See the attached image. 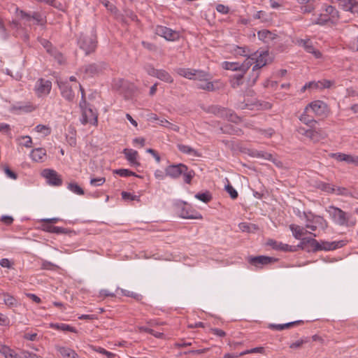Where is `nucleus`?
Masks as SVG:
<instances>
[{
    "label": "nucleus",
    "mask_w": 358,
    "mask_h": 358,
    "mask_svg": "<svg viewBox=\"0 0 358 358\" xmlns=\"http://www.w3.org/2000/svg\"><path fill=\"white\" fill-rule=\"evenodd\" d=\"M326 210L333 221L340 226L352 227L356 224V219L351 213H346L338 207L329 206Z\"/></svg>",
    "instance_id": "obj_1"
},
{
    "label": "nucleus",
    "mask_w": 358,
    "mask_h": 358,
    "mask_svg": "<svg viewBox=\"0 0 358 358\" xmlns=\"http://www.w3.org/2000/svg\"><path fill=\"white\" fill-rule=\"evenodd\" d=\"M78 45L87 55L94 52L97 47V38L94 31L82 33L78 41Z\"/></svg>",
    "instance_id": "obj_2"
},
{
    "label": "nucleus",
    "mask_w": 358,
    "mask_h": 358,
    "mask_svg": "<svg viewBox=\"0 0 358 358\" xmlns=\"http://www.w3.org/2000/svg\"><path fill=\"white\" fill-rule=\"evenodd\" d=\"M87 101L85 97L84 99L81 97V100L80 101L79 106L82 110L83 113V121L82 123L83 124H86L87 123H90L93 125H96L98 122V117L97 113L91 108H87Z\"/></svg>",
    "instance_id": "obj_3"
},
{
    "label": "nucleus",
    "mask_w": 358,
    "mask_h": 358,
    "mask_svg": "<svg viewBox=\"0 0 358 358\" xmlns=\"http://www.w3.org/2000/svg\"><path fill=\"white\" fill-rule=\"evenodd\" d=\"M178 213L185 219H201V215L196 210L192 209L190 206H187L185 201H179L176 203Z\"/></svg>",
    "instance_id": "obj_4"
},
{
    "label": "nucleus",
    "mask_w": 358,
    "mask_h": 358,
    "mask_svg": "<svg viewBox=\"0 0 358 358\" xmlns=\"http://www.w3.org/2000/svg\"><path fill=\"white\" fill-rule=\"evenodd\" d=\"M345 43L349 48L358 51V30L356 27L348 29L345 33Z\"/></svg>",
    "instance_id": "obj_5"
},
{
    "label": "nucleus",
    "mask_w": 358,
    "mask_h": 358,
    "mask_svg": "<svg viewBox=\"0 0 358 358\" xmlns=\"http://www.w3.org/2000/svg\"><path fill=\"white\" fill-rule=\"evenodd\" d=\"M106 68V64L103 62L89 64L83 67L85 74L87 77H94L102 73Z\"/></svg>",
    "instance_id": "obj_6"
},
{
    "label": "nucleus",
    "mask_w": 358,
    "mask_h": 358,
    "mask_svg": "<svg viewBox=\"0 0 358 358\" xmlns=\"http://www.w3.org/2000/svg\"><path fill=\"white\" fill-rule=\"evenodd\" d=\"M49 185L53 186H60L62 185V178L57 172L53 169H45L41 173Z\"/></svg>",
    "instance_id": "obj_7"
},
{
    "label": "nucleus",
    "mask_w": 358,
    "mask_h": 358,
    "mask_svg": "<svg viewBox=\"0 0 358 358\" xmlns=\"http://www.w3.org/2000/svg\"><path fill=\"white\" fill-rule=\"evenodd\" d=\"M268 56V51H261L258 50L252 53V60H255V64L252 67V71H257L262 67L266 66L268 64V59L266 58Z\"/></svg>",
    "instance_id": "obj_8"
},
{
    "label": "nucleus",
    "mask_w": 358,
    "mask_h": 358,
    "mask_svg": "<svg viewBox=\"0 0 358 358\" xmlns=\"http://www.w3.org/2000/svg\"><path fill=\"white\" fill-rule=\"evenodd\" d=\"M155 34L171 41H176L179 38V34L177 31L162 25H157L156 27Z\"/></svg>",
    "instance_id": "obj_9"
},
{
    "label": "nucleus",
    "mask_w": 358,
    "mask_h": 358,
    "mask_svg": "<svg viewBox=\"0 0 358 358\" xmlns=\"http://www.w3.org/2000/svg\"><path fill=\"white\" fill-rule=\"evenodd\" d=\"M52 89V83L49 80L43 78H39L35 85V91L38 96L48 95Z\"/></svg>",
    "instance_id": "obj_10"
},
{
    "label": "nucleus",
    "mask_w": 358,
    "mask_h": 358,
    "mask_svg": "<svg viewBox=\"0 0 358 358\" xmlns=\"http://www.w3.org/2000/svg\"><path fill=\"white\" fill-rule=\"evenodd\" d=\"M187 170L188 167L185 164L180 163L168 166L165 169V173L166 176L172 178H178L184 171Z\"/></svg>",
    "instance_id": "obj_11"
},
{
    "label": "nucleus",
    "mask_w": 358,
    "mask_h": 358,
    "mask_svg": "<svg viewBox=\"0 0 358 358\" xmlns=\"http://www.w3.org/2000/svg\"><path fill=\"white\" fill-rule=\"evenodd\" d=\"M296 247L307 250L308 252L312 251L313 252H318V248H320L319 241L310 237L303 238Z\"/></svg>",
    "instance_id": "obj_12"
},
{
    "label": "nucleus",
    "mask_w": 358,
    "mask_h": 358,
    "mask_svg": "<svg viewBox=\"0 0 358 358\" xmlns=\"http://www.w3.org/2000/svg\"><path fill=\"white\" fill-rule=\"evenodd\" d=\"M120 82L121 83L120 86V93L124 95L125 99H131L137 91L136 87L133 83L124 80H121Z\"/></svg>",
    "instance_id": "obj_13"
},
{
    "label": "nucleus",
    "mask_w": 358,
    "mask_h": 358,
    "mask_svg": "<svg viewBox=\"0 0 358 358\" xmlns=\"http://www.w3.org/2000/svg\"><path fill=\"white\" fill-rule=\"evenodd\" d=\"M57 85L61 91L62 96L68 101H73L75 97L74 92L67 81L57 80Z\"/></svg>",
    "instance_id": "obj_14"
},
{
    "label": "nucleus",
    "mask_w": 358,
    "mask_h": 358,
    "mask_svg": "<svg viewBox=\"0 0 358 358\" xmlns=\"http://www.w3.org/2000/svg\"><path fill=\"white\" fill-rule=\"evenodd\" d=\"M296 44L302 46L307 52L313 54L315 58L318 59L322 57V53L318 50L315 49L309 38L296 39Z\"/></svg>",
    "instance_id": "obj_15"
},
{
    "label": "nucleus",
    "mask_w": 358,
    "mask_h": 358,
    "mask_svg": "<svg viewBox=\"0 0 358 358\" xmlns=\"http://www.w3.org/2000/svg\"><path fill=\"white\" fill-rule=\"evenodd\" d=\"M278 261V259L271 257L268 256H256L250 257L248 262L255 266H259V265H267Z\"/></svg>",
    "instance_id": "obj_16"
},
{
    "label": "nucleus",
    "mask_w": 358,
    "mask_h": 358,
    "mask_svg": "<svg viewBox=\"0 0 358 358\" xmlns=\"http://www.w3.org/2000/svg\"><path fill=\"white\" fill-rule=\"evenodd\" d=\"M345 245L344 241H321L319 242V248L318 251H330L334 250L338 248H341L343 246Z\"/></svg>",
    "instance_id": "obj_17"
},
{
    "label": "nucleus",
    "mask_w": 358,
    "mask_h": 358,
    "mask_svg": "<svg viewBox=\"0 0 358 358\" xmlns=\"http://www.w3.org/2000/svg\"><path fill=\"white\" fill-rule=\"evenodd\" d=\"M308 108H310L315 115H322L325 113L327 106L322 101L317 100L309 103L305 110H308Z\"/></svg>",
    "instance_id": "obj_18"
},
{
    "label": "nucleus",
    "mask_w": 358,
    "mask_h": 358,
    "mask_svg": "<svg viewBox=\"0 0 358 358\" xmlns=\"http://www.w3.org/2000/svg\"><path fill=\"white\" fill-rule=\"evenodd\" d=\"M339 5L345 11H350L353 14H358V2L356 0H338Z\"/></svg>",
    "instance_id": "obj_19"
},
{
    "label": "nucleus",
    "mask_w": 358,
    "mask_h": 358,
    "mask_svg": "<svg viewBox=\"0 0 358 358\" xmlns=\"http://www.w3.org/2000/svg\"><path fill=\"white\" fill-rule=\"evenodd\" d=\"M126 159L129 162L131 166H138L140 162L137 161L138 153L136 150L132 149L124 148L122 151Z\"/></svg>",
    "instance_id": "obj_20"
},
{
    "label": "nucleus",
    "mask_w": 358,
    "mask_h": 358,
    "mask_svg": "<svg viewBox=\"0 0 358 358\" xmlns=\"http://www.w3.org/2000/svg\"><path fill=\"white\" fill-rule=\"evenodd\" d=\"M289 229H290V230L292 232L293 236L296 239H299V240H301V241L302 239V238H301L302 236H303L304 234L308 233V231L305 230V229L303 227H301L299 225L294 224H290L289 225ZM309 234L313 235L314 237L316 236L315 234H313L312 232H309Z\"/></svg>",
    "instance_id": "obj_21"
},
{
    "label": "nucleus",
    "mask_w": 358,
    "mask_h": 358,
    "mask_svg": "<svg viewBox=\"0 0 358 358\" xmlns=\"http://www.w3.org/2000/svg\"><path fill=\"white\" fill-rule=\"evenodd\" d=\"M15 13L17 16L20 17L21 19H26L27 20H30L31 19H34L36 20L38 22L41 21V16L40 13L37 12H34L32 15H30L22 10H20L18 8H16Z\"/></svg>",
    "instance_id": "obj_22"
},
{
    "label": "nucleus",
    "mask_w": 358,
    "mask_h": 358,
    "mask_svg": "<svg viewBox=\"0 0 358 358\" xmlns=\"http://www.w3.org/2000/svg\"><path fill=\"white\" fill-rule=\"evenodd\" d=\"M244 75L245 73L239 72L236 74L231 76L229 80L231 87L235 89L242 85L244 83Z\"/></svg>",
    "instance_id": "obj_23"
},
{
    "label": "nucleus",
    "mask_w": 358,
    "mask_h": 358,
    "mask_svg": "<svg viewBox=\"0 0 358 358\" xmlns=\"http://www.w3.org/2000/svg\"><path fill=\"white\" fill-rule=\"evenodd\" d=\"M56 349L64 358H79L78 354L71 348L56 346Z\"/></svg>",
    "instance_id": "obj_24"
},
{
    "label": "nucleus",
    "mask_w": 358,
    "mask_h": 358,
    "mask_svg": "<svg viewBox=\"0 0 358 358\" xmlns=\"http://www.w3.org/2000/svg\"><path fill=\"white\" fill-rule=\"evenodd\" d=\"M50 326V327L59 331H70L73 333L77 332V329L75 327L64 323H51Z\"/></svg>",
    "instance_id": "obj_25"
},
{
    "label": "nucleus",
    "mask_w": 358,
    "mask_h": 358,
    "mask_svg": "<svg viewBox=\"0 0 358 358\" xmlns=\"http://www.w3.org/2000/svg\"><path fill=\"white\" fill-rule=\"evenodd\" d=\"M238 226L243 232L255 233L259 229L258 225L252 223L241 222Z\"/></svg>",
    "instance_id": "obj_26"
},
{
    "label": "nucleus",
    "mask_w": 358,
    "mask_h": 358,
    "mask_svg": "<svg viewBox=\"0 0 358 358\" xmlns=\"http://www.w3.org/2000/svg\"><path fill=\"white\" fill-rule=\"evenodd\" d=\"M303 324V320H297V321L291 322H288V323L283 324H270L269 327L271 329H275V330H278V331H281V330H283L285 329H287V328H289L291 327H293V326H295V325H297V324Z\"/></svg>",
    "instance_id": "obj_27"
},
{
    "label": "nucleus",
    "mask_w": 358,
    "mask_h": 358,
    "mask_svg": "<svg viewBox=\"0 0 358 358\" xmlns=\"http://www.w3.org/2000/svg\"><path fill=\"white\" fill-rule=\"evenodd\" d=\"M209 113H213L216 115L221 117L227 116L229 110L225 108H222L219 106H211L208 108Z\"/></svg>",
    "instance_id": "obj_28"
},
{
    "label": "nucleus",
    "mask_w": 358,
    "mask_h": 358,
    "mask_svg": "<svg viewBox=\"0 0 358 358\" xmlns=\"http://www.w3.org/2000/svg\"><path fill=\"white\" fill-rule=\"evenodd\" d=\"M45 155L46 151L44 148H36L32 150L30 155L34 161L41 162Z\"/></svg>",
    "instance_id": "obj_29"
},
{
    "label": "nucleus",
    "mask_w": 358,
    "mask_h": 358,
    "mask_svg": "<svg viewBox=\"0 0 358 358\" xmlns=\"http://www.w3.org/2000/svg\"><path fill=\"white\" fill-rule=\"evenodd\" d=\"M156 78L168 83H173V78L171 74L164 69H159Z\"/></svg>",
    "instance_id": "obj_30"
},
{
    "label": "nucleus",
    "mask_w": 358,
    "mask_h": 358,
    "mask_svg": "<svg viewBox=\"0 0 358 358\" xmlns=\"http://www.w3.org/2000/svg\"><path fill=\"white\" fill-rule=\"evenodd\" d=\"M257 35H258L259 38L261 40L268 39V40L273 41L278 37L277 34L272 33L271 31L266 30V29H263V30L259 31L257 33Z\"/></svg>",
    "instance_id": "obj_31"
},
{
    "label": "nucleus",
    "mask_w": 358,
    "mask_h": 358,
    "mask_svg": "<svg viewBox=\"0 0 358 358\" xmlns=\"http://www.w3.org/2000/svg\"><path fill=\"white\" fill-rule=\"evenodd\" d=\"M113 172L114 174H117V175L120 176V177L126 178V177H129V176H135V177L141 178V176L137 175L135 172H134L129 169H115V170H113Z\"/></svg>",
    "instance_id": "obj_32"
},
{
    "label": "nucleus",
    "mask_w": 358,
    "mask_h": 358,
    "mask_svg": "<svg viewBox=\"0 0 358 358\" xmlns=\"http://www.w3.org/2000/svg\"><path fill=\"white\" fill-rule=\"evenodd\" d=\"M194 69L185 68H179L176 70V72L178 75L188 79H193L194 74Z\"/></svg>",
    "instance_id": "obj_33"
},
{
    "label": "nucleus",
    "mask_w": 358,
    "mask_h": 358,
    "mask_svg": "<svg viewBox=\"0 0 358 358\" xmlns=\"http://www.w3.org/2000/svg\"><path fill=\"white\" fill-rule=\"evenodd\" d=\"M2 294L4 296L3 301L6 306L8 307H16L17 306L18 302L15 297L5 292H3Z\"/></svg>",
    "instance_id": "obj_34"
},
{
    "label": "nucleus",
    "mask_w": 358,
    "mask_h": 358,
    "mask_svg": "<svg viewBox=\"0 0 358 358\" xmlns=\"http://www.w3.org/2000/svg\"><path fill=\"white\" fill-rule=\"evenodd\" d=\"M195 198L206 203H209L213 199L212 195L209 191H206L205 192H199L195 194Z\"/></svg>",
    "instance_id": "obj_35"
},
{
    "label": "nucleus",
    "mask_w": 358,
    "mask_h": 358,
    "mask_svg": "<svg viewBox=\"0 0 358 358\" xmlns=\"http://www.w3.org/2000/svg\"><path fill=\"white\" fill-rule=\"evenodd\" d=\"M177 147L178 150L182 153L189 155L192 154L194 156H199L196 150H195L194 149L188 145L178 144Z\"/></svg>",
    "instance_id": "obj_36"
},
{
    "label": "nucleus",
    "mask_w": 358,
    "mask_h": 358,
    "mask_svg": "<svg viewBox=\"0 0 358 358\" xmlns=\"http://www.w3.org/2000/svg\"><path fill=\"white\" fill-rule=\"evenodd\" d=\"M252 57V54H250L248 56V58L242 63L240 64L241 72L246 73L247 71L250 69V67L255 63V60H252L251 57Z\"/></svg>",
    "instance_id": "obj_37"
},
{
    "label": "nucleus",
    "mask_w": 358,
    "mask_h": 358,
    "mask_svg": "<svg viewBox=\"0 0 358 358\" xmlns=\"http://www.w3.org/2000/svg\"><path fill=\"white\" fill-rule=\"evenodd\" d=\"M68 189L78 195L85 194L83 189L81 187H80L78 184L76 182L69 183Z\"/></svg>",
    "instance_id": "obj_38"
},
{
    "label": "nucleus",
    "mask_w": 358,
    "mask_h": 358,
    "mask_svg": "<svg viewBox=\"0 0 358 358\" xmlns=\"http://www.w3.org/2000/svg\"><path fill=\"white\" fill-rule=\"evenodd\" d=\"M222 67L226 70L238 71L241 72V66L238 62H224Z\"/></svg>",
    "instance_id": "obj_39"
},
{
    "label": "nucleus",
    "mask_w": 358,
    "mask_h": 358,
    "mask_svg": "<svg viewBox=\"0 0 358 358\" xmlns=\"http://www.w3.org/2000/svg\"><path fill=\"white\" fill-rule=\"evenodd\" d=\"M138 329H139V331L141 332L148 333V334H151V335H152L155 337L158 338H162L164 337V334L163 333L157 332L155 330H153L152 329H150V328H148V327H139Z\"/></svg>",
    "instance_id": "obj_40"
},
{
    "label": "nucleus",
    "mask_w": 358,
    "mask_h": 358,
    "mask_svg": "<svg viewBox=\"0 0 358 358\" xmlns=\"http://www.w3.org/2000/svg\"><path fill=\"white\" fill-rule=\"evenodd\" d=\"M315 224L317 225V227L322 229L324 231L326 230L329 227L327 220L322 216L320 215H317V217H315Z\"/></svg>",
    "instance_id": "obj_41"
},
{
    "label": "nucleus",
    "mask_w": 358,
    "mask_h": 358,
    "mask_svg": "<svg viewBox=\"0 0 358 358\" xmlns=\"http://www.w3.org/2000/svg\"><path fill=\"white\" fill-rule=\"evenodd\" d=\"M48 52L52 57H55V59L58 61L59 64H62L63 59V55L59 52L56 48H48Z\"/></svg>",
    "instance_id": "obj_42"
},
{
    "label": "nucleus",
    "mask_w": 358,
    "mask_h": 358,
    "mask_svg": "<svg viewBox=\"0 0 358 358\" xmlns=\"http://www.w3.org/2000/svg\"><path fill=\"white\" fill-rule=\"evenodd\" d=\"M54 230V234H66L69 236H71V234H76L75 231L64 227H56L55 228H52Z\"/></svg>",
    "instance_id": "obj_43"
},
{
    "label": "nucleus",
    "mask_w": 358,
    "mask_h": 358,
    "mask_svg": "<svg viewBox=\"0 0 358 358\" xmlns=\"http://www.w3.org/2000/svg\"><path fill=\"white\" fill-rule=\"evenodd\" d=\"M182 175L184 177V181L187 184H190L192 178L195 176V171L192 169L184 171Z\"/></svg>",
    "instance_id": "obj_44"
},
{
    "label": "nucleus",
    "mask_w": 358,
    "mask_h": 358,
    "mask_svg": "<svg viewBox=\"0 0 358 358\" xmlns=\"http://www.w3.org/2000/svg\"><path fill=\"white\" fill-rule=\"evenodd\" d=\"M326 15H330L332 18H338V11L332 6H328L325 8Z\"/></svg>",
    "instance_id": "obj_45"
},
{
    "label": "nucleus",
    "mask_w": 358,
    "mask_h": 358,
    "mask_svg": "<svg viewBox=\"0 0 358 358\" xmlns=\"http://www.w3.org/2000/svg\"><path fill=\"white\" fill-rule=\"evenodd\" d=\"M306 137H308L314 142H317L320 140V134L318 131L315 130L310 129L307 133Z\"/></svg>",
    "instance_id": "obj_46"
},
{
    "label": "nucleus",
    "mask_w": 358,
    "mask_h": 358,
    "mask_svg": "<svg viewBox=\"0 0 358 358\" xmlns=\"http://www.w3.org/2000/svg\"><path fill=\"white\" fill-rule=\"evenodd\" d=\"M330 17L327 16V15L320 14L314 24L324 25L330 20Z\"/></svg>",
    "instance_id": "obj_47"
},
{
    "label": "nucleus",
    "mask_w": 358,
    "mask_h": 358,
    "mask_svg": "<svg viewBox=\"0 0 358 358\" xmlns=\"http://www.w3.org/2000/svg\"><path fill=\"white\" fill-rule=\"evenodd\" d=\"M144 69L149 76L156 77L159 69H155L152 64H148L144 66Z\"/></svg>",
    "instance_id": "obj_48"
},
{
    "label": "nucleus",
    "mask_w": 358,
    "mask_h": 358,
    "mask_svg": "<svg viewBox=\"0 0 358 358\" xmlns=\"http://www.w3.org/2000/svg\"><path fill=\"white\" fill-rule=\"evenodd\" d=\"M296 246H292L287 244H284L282 243H279V248L278 250L285 251V252H295L296 251Z\"/></svg>",
    "instance_id": "obj_49"
},
{
    "label": "nucleus",
    "mask_w": 358,
    "mask_h": 358,
    "mask_svg": "<svg viewBox=\"0 0 358 358\" xmlns=\"http://www.w3.org/2000/svg\"><path fill=\"white\" fill-rule=\"evenodd\" d=\"M303 216L306 220V222L309 224H315V217H317V215L313 214L310 211L303 212Z\"/></svg>",
    "instance_id": "obj_50"
},
{
    "label": "nucleus",
    "mask_w": 358,
    "mask_h": 358,
    "mask_svg": "<svg viewBox=\"0 0 358 358\" xmlns=\"http://www.w3.org/2000/svg\"><path fill=\"white\" fill-rule=\"evenodd\" d=\"M264 348L263 347H257L250 350H246L240 353V355H245L250 353H264Z\"/></svg>",
    "instance_id": "obj_51"
},
{
    "label": "nucleus",
    "mask_w": 358,
    "mask_h": 358,
    "mask_svg": "<svg viewBox=\"0 0 358 358\" xmlns=\"http://www.w3.org/2000/svg\"><path fill=\"white\" fill-rule=\"evenodd\" d=\"M120 291H121V293L122 294V295L126 296L131 297V298H133V299H136L137 301H139L141 299V296L140 294L134 293V292H130L129 290L121 289Z\"/></svg>",
    "instance_id": "obj_52"
},
{
    "label": "nucleus",
    "mask_w": 358,
    "mask_h": 358,
    "mask_svg": "<svg viewBox=\"0 0 358 358\" xmlns=\"http://www.w3.org/2000/svg\"><path fill=\"white\" fill-rule=\"evenodd\" d=\"M194 79H198L199 80H206L208 76V74L203 71L195 70L194 69Z\"/></svg>",
    "instance_id": "obj_53"
},
{
    "label": "nucleus",
    "mask_w": 358,
    "mask_h": 358,
    "mask_svg": "<svg viewBox=\"0 0 358 358\" xmlns=\"http://www.w3.org/2000/svg\"><path fill=\"white\" fill-rule=\"evenodd\" d=\"M38 2L45 3L49 6H51L54 8L60 9L62 6V3L58 2L57 0H37Z\"/></svg>",
    "instance_id": "obj_54"
},
{
    "label": "nucleus",
    "mask_w": 358,
    "mask_h": 358,
    "mask_svg": "<svg viewBox=\"0 0 358 358\" xmlns=\"http://www.w3.org/2000/svg\"><path fill=\"white\" fill-rule=\"evenodd\" d=\"M225 189L229 194L232 199H237L238 196V192L230 184L225 186Z\"/></svg>",
    "instance_id": "obj_55"
},
{
    "label": "nucleus",
    "mask_w": 358,
    "mask_h": 358,
    "mask_svg": "<svg viewBox=\"0 0 358 358\" xmlns=\"http://www.w3.org/2000/svg\"><path fill=\"white\" fill-rule=\"evenodd\" d=\"M315 1H312L311 3H308L306 4H303L301 6V9L303 13H311L315 9L314 6Z\"/></svg>",
    "instance_id": "obj_56"
},
{
    "label": "nucleus",
    "mask_w": 358,
    "mask_h": 358,
    "mask_svg": "<svg viewBox=\"0 0 358 358\" xmlns=\"http://www.w3.org/2000/svg\"><path fill=\"white\" fill-rule=\"evenodd\" d=\"M309 342L308 338H301L299 341H296V342H294L289 345L290 348H301L303 344Z\"/></svg>",
    "instance_id": "obj_57"
},
{
    "label": "nucleus",
    "mask_w": 358,
    "mask_h": 358,
    "mask_svg": "<svg viewBox=\"0 0 358 358\" xmlns=\"http://www.w3.org/2000/svg\"><path fill=\"white\" fill-rule=\"evenodd\" d=\"M252 156L257 157H263L268 160H273V155L270 153L262 152V151H256L255 153L252 154Z\"/></svg>",
    "instance_id": "obj_58"
},
{
    "label": "nucleus",
    "mask_w": 358,
    "mask_h": 358,
    "mask_svg": "<svg viewBox=\"0 0 358 358\" xmlns=\"http://www.w3.org/2000/svg\"><path fill=\"white\" fill-rule=\"evenodd\" d=\"M234 52L236 55H241V56H248L249 53H250V51L248 50V48L246 47H239V46H237L235 50H234Z\"/></svg>",
    "instance_id": "obj_59"
},
{
    "label": "nucleus",
    "mask_w": 358,
    "mask_h": 358,
    "mask_svg": "<svg viewBox=\"0 0 358 358\" xmlns=\"http://www.w3.org/2000/svg\"><path fill=\"white\" fill-rule=\"evenodd\" d=\"M95 351H96L99 353L106 355L108 358H115V355L114 353L109 352V351L106 350V349L101 348V347H98L97 348H96Z\"/></svg>",
    "instance_id": "obj_60"
},
{
    "label": "nucleus",
    "mask_w": 358,
    "mask_h": 358,
    "mask_svg": "<svg viewBox=\"0 0 358 358\" xmlns=\"http://www.w3.org/2000/svg\"><path fill=\"white\" fill-rule=\"evenodd\" d=\"M320 188L322 190L325 191L328 193H334L335 187L329 183H322L320 185Z\"/></svg>",
    "instance_id": "obj_61"
},
{
    "label": "nucleus",
    "mask_w": 358,
    "mask_h": 358,
    "mask_svg": "<svg viewBox=\"0 0 358 358\" xmlns=\"http://www.w3.org/2000/svg\"><path fill=\"white\" fill-rule=\"evenodd\" d=\"M229 121H231L234 123H238L241 121L240 117L231 112V110H229V113H228L227 116H224Z\"/></svg>",
    "instance_id": "obj_62"
},
{
    "label": "nucleus",
    "mask_w": 358,
    "mask_h": 358,
    "mask_svg": "<svg viewBox=\"0 0 358 358\" xmlns=\"http://www.w3.org/2000/svg\"><path fill=\"white\" fill-rule=\"evenodd\" d=\"M300 120L307 125H310L311 123L316 122L314 119L310 118L309 115L305 113L301 115Z\"/></svg>",
    "instance_id": "obj_63"
},
{
    "label": "nucleus",
    "mask_w": 358,
    "mask_h": 358,
    "mask_svg": "<svg viewBox=\"0 0 358 358\" xmlns=\"http://www.w3.org/2000/svg\"><path fill=\"white\" fill-rule=\"evenodd\" d=\"M345 162L358 166V156L345 155Z\"/></svg>",
    "instance_id": "obj_64"
}]
</instances>
